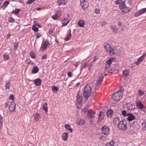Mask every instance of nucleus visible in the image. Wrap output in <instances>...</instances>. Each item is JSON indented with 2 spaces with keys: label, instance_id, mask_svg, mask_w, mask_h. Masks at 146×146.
I'll return each mask as SVG.
<instances>
[{
  "label": "nucleus",
  "instance_id": "9b49d317",
  "mask_svg": "<svg viewBox=\"0 0 146 146\" xmlns=\"http://www.w3.org/2000/svg\"><path fill=\"white\" fill-rule=\"evenodd\" d=\"M127 116H128L127 118L128 121H131L133 120H135V116L133 115V114L130 113H128L127 114Z\"/></svg>",
  "mask_w": 146,
  "mask_h": 146
},
{
  "label": "nucleus",
  "instance_id": "603ef678",
  "mask_svg": "<svg viewBox=\"0 0 146 146\" xmlns=\"http://www.w3.org/2000/svg\"><path fill=\"white\" fill-rule=\"evenodd\" d=\"M139 96H141L144 94V93L139 90Z\"/></svg>",
  "mask_w": 146,
  "mask_h": 146
},
{
  "label": "nucleus",
  "instance_id": "8fccbe9b",
  "mask_svg": "<svg viewBox=\"0 0 146 146\" xmlns=\"http://www.w3.org/2000/svg\"><path fill=\"white\" fill-rule=\"evenodd\" d=\"M123 87L120 88V89L119 91H117L116 93H118L119 94L122 93V92L123 91Z\"/></svg>",
  "mask_w": 146,
  "mask_h": 146
},
{
  "label": "nucleus",
  "instance_id": "37998d69",
  "mask_svg": "<svg viewBox=\"0 0 146 146\" xmlns=\"http://www.w3.org/2000/svg\"><path fill=\"white\" fill-rule=\"evenodd\" d=\"M3 56L4 59L5 60H8L9 58V56L7 54H5Z\"/></svg>",
  "mask_w": 146,
  "mask_h": 146
},
{
  "label": "nucleus",
  "instance_id": "338daca9",
  "mask_svg": "<svg viewBox=\"0 0 146 146\" xmlns=\"http://www.w3.org/2000/svg\"><path fill=\"white\" fill-rule=\"evenodd\" d=\"M67 36L69 38L71 37V32H70L69 34L68 35V36Z\"/></svg>",
  "mask_w": 146,
  "mask_h": 146
},
{
  "label": "nucleus",
  "instance_id": "6ab92c4d",
  "mask_svg": "<svg viewBox=\"0 0 146 146\" xmlns=\"http://www.w3.org/2000/svg\"><path fill=\"white\" fill-rule=\"evenodd\" d=\"M120 121V119L119 117L115 118L113 119V123L114 125H118Z\"/></svg>",
  "mask_w": 146,
  "mask_h": 146
},
{
  "label": "nucleus",
  "instance_id": "4c0bfd02",
  "mask_svg": "<svg viewBox=\"0 0 146 146\" xmlns=\"http://www.w3.org/2000/svg\"><path fill=\"white\" fill-rule=\"evenodd\" d=\"M20 11L19 9H16L15 10L12 12L13 14H15L16 15L18 14Z\"/></svg>",
  "mask_w": 146,
  "mask_h": 146
},
{
  "label": "nucleus",
  "instance_id": "49530a36",
  "mask_svg": "<svg viewBox=\"0 0 146 146\" xmlns=\"http://www.w3.org/2000/svg\"><path fill=\"white\" fill-rule=\"evenodd\" d=\"M127 111H126L125 110H123L122 111V115L124 116H127V114L126 113Z\"/></svg>",
  "mask_w": 146,
  "mask_h": 146
},
{
  "label": "nucleus",
  "instance_id": "a19ab883",
  "mask_svg": "<svg viewBox=\"0 0 146 146\" xmlns=\"http://www.w3.org/2000/svg\"><path fill=\"white\" fill-rule=\"evenodd\" d=\"M10 84L9 82H7L5 84V87L6 90H9L10 88Z\"/></svg>",
  "mask_w": 146,
  "mask_h": 146
},
{
  "label": "nucleus",
  "instance_id": "4be33fe9",
  "mask_svg": "<svg viewBox=\"0 0 146 146\" xmlns=\"http://www.w3.org/2000/svg\"><path fill=\"white\" fill-rule=\"evenodd\" d=\"M69 20L68 19H64L62 20V23L63 26L66 25L68 23Z\"/></svg>",
  "mask_w": 146,
  "mask_h": 146
},
{
  "label": "nucleus",
  "instance_id": "ea45409f",
  "mask_svg": "<svg viewBox=\"0 0 146 146\" xmlns=\"http://www.w3.org/2000/svg\"><path fill=\"white\" fill-rule=\"evenodd\" d=\"M139 11H140L141 14H143L146 11V8H145L142 9H140Z\"/></svg>",
  "mask_w": 146,
  "mask_h": 146
},
{
  "label": "nucleus",
  "instance_id": "dca6fc26",
  "mask_svg": "<svg viewBox=\"0 0 146 146\" xmlns=\"http://www.w3.org/2000/svg\"><path fill=\"white\" fill-rule=\"evenodd\" d=\"M135 108V106L130 103L127 104V109L128 110H133Z\"/></svg>",
  "mask_w": 146,
  "mask_h": 146
},
{
  "label": "nucleus",
  "instance_id": "052dcab7",
  "mask_svg": "<svg viewBox=\"0 0 146 146\" xmlns=\"http://www.w3.org/2000/svg\"><path fill=\"white\" fill-rule=\"evenodd\" d=\"M46 54L42 56V59H45L46 58Z\"/></svg>",
  "mask_w": 146,
  "mask_h": 146
},
{
  "label": "nucleus",
  "instance_id": "de8ad7c7",
  "mask_svg": "<svg viewBox=\"0 0 146 146\" xmlns=\"http://www.w3.org/2000/svg\"><path fill=\"white\" fill-rule=\"evenodd\" d=\"M35 0H28L27 2V4H30L33 2H34Z\"/></svg>",
  "mask_w": 146,
  "mask_h": 146
},
{
  "label": "nucleus",
  "instance_id": "a878e982",
  "mask_svg": "<svg viewBox=\"0 0 146 146\" xmlns=\"http://www.w3.org/2000/svg\"><path fill=\"white\" fill-rule=\"evenodd\" d=\"M65 128L67 130H69L70 132L72 133L73 131L70 125L68 124L65 125Z\"/></svg>",
  "mask_w": 146,
  "mask_h": 146
},
{
  "label": "nucleus",
  "instance_id": "bf43d9fd",
  "mask_svg": "<svg viewBox=\"0 0 146 146\" xmlns=\"http://www.w3.org/2000/svg\"><path fill=\"white\" fill-rule=\"evenodd\" d=\"M68 75L69 77H71L72 76V72H69L68 73Z\"/></svg>",
  "mask_w": 146,
  "mask_h": 146
},
{
  "label": "nucleus",
  "instance_id": "864d4df0",
  "mask_svg": "<svg viewBox=\"0 0 146 146\" xmlns=\"http://www.w3.org/2000/svg\"><path fill=\"white\" fill-rule=\"evenodd\" d=\"M35 35H36V38H40L41 36V34H40L37 33L35 34Z\"/></svg>",
  "mask_w": 146,
  "mask_h": 146
},
{
  "label": "nucleus",
  "instance_id": "f3484780",
  "mask_svg": "<svg viewBox=\"0 0 146 146\" xmlns=\"http://www.w3.org/2000/svg\"><path fill=\"white\" fill-rule=\"evenodd\" d=\"M41 80L39 78L36 79L34 81V83L36 86H39L41 85Z\"/></svg>",
  "mask_w": 146,
  "mask_h": 146
},
{
  "label": "nucleus",
  "instance_id": "1a4fd4ad",
  "mask_svg": "<svg viewBox=\"0 0 146 146\" xmlns=\"http://www.w3.org/2000/svg\"><path fill=\"white\" fill-rule=\"evenodd\" d=\"M102 133L105 135H107L109 133V129L106 126H105L102 127Z\"/></svg>",
  "mask_w": 146,
  "mask_h": 146
},
{
  "label": "nucleus",
  "instance_id": "f257e3e1",
  "mask_svg": "<svg viewBox=\"0 0 146 146\" xmlns=\"http://www.w3.org/2000/svg\"><path fill=\"white\" fill-rule=\"evenodd\" d=\"M131 1L129 0H125L120 4L119 7L120 9L123 12L127 13L129 12L132 6Z\"/></svg>",
  "mask_w": 146,
  "mask_h": 146
},
{
  "label": "nucleus",
  "instance_id": "3c124183",
  "mask_svg": "<svg viewBox=\"0 0 146 146\" xmlns=\"http://www.w3.org/2000/svg\"><path fill=\"white\" fill-rule=\"evenodd\" d=\"M142 124V128L145 130L146 129V123H143Z\"/></svg>",
  "mask_w": 146,
  "mask_h": 146
},
{
  "label": "nucleus",
  "instance_id": "e433bc0d",
  "mask_svg": "<svg viewBox=\"0 0 146 146\" xmlns=\"http://www.w3.org/2000/svg\"><path fill=\"white\" fill-rule=\"evenodd\" d=\"M111 29L112 30L113 32L114 33H116L117 32V28L115 27H114L113 26H110Z\"/></svg>",
  "mask_w": 146,
  "mask_h": 146
},
{
  "label": "nucleus",
  "instance_id": "6e6552de",
  "mask_svg": "<svg viewBox=\"0 0 146 146\" xmlns=\"http://www.w3.org/2000/svg\"><path fill=\"white\" fill-rule=\"evenodd\" d=\"M81 5L84 10L86 9L88 7V3L87 1L85 0H80Z\"/></svg>",
  "mask_w": 146,
  "mask_h": 146
},
{
  "label": "nucleus",
  "instance_id": "f8f14e48",
  "mask_svg": "<svg viewBox=\"0 0 146 146\" xmlns=\"http://www.w3.org/2000/svg\"><path fill=\"white\" fill-rule=\"evenodd\" d=\"M61 14V12L60 11H57L55 14L52 17L53 19L56 20L60 16Z\"/></svg>",
  "mask_w": 146,
  "mask_h": 146
},
{
  "label": "nucleus",
  "instance_id": "c9c22d12",
  "mask_svg": "<svg viewBox=\"0 0 146 146\" xmlns=\"http://www.w3.org/2000/svg\"><path fill=\"white\" fill-rule=\"evenodd\" d=\"M52 89L53 92L55 93H56L58 90V88L55 86H52Z\"/></svg>",
  "mask_w": 146,
  "mask_h": 146
},
{
  "label": "nucleus",
  "instance_id": "20e7f679",
  "mask_svg": "<svg viewBox=\"0 0 146 146\" xmlns=\"http://www.w3.org/2000/svg\"><path fill=\"white\" fill-rule=\"evenodd\" d=\"M84 113H87V115L90 118H94V114L91 110H88L87 108H84L82 110V111Z\"/></svg>",
  "mask_w": 146,
  "mask_h": 146
},
{
  "label": "nucleus",
  "instance_id": "680f3d73",
  "mask_svg": "<svg viewBox=\"0 0 146 146\" xmlns=\"http://www.w3.org/2000/svg\"><path fill=\"white\" fill-rule=\"evenodd\" d=\"M110 143V145H112V146H113V145H114V143L113 141H111V142H110L109 143Z\"/></svg>",
  "mask_w": 146,
  "mask_h": 146
},
{
  "label": "nucleus",
  "instance_id": "423d86ee",
  "mask_svg": "<svg viewBox=\"0 0 146 146\" xmlns=\"http://www.w3.org/2000/svg\"><path fill=\"white\" fill-rule=\"evenodd\" d=\"M120 50L117 47H112V49L110 52V55H113L114 54H118L120 53Z\"/></svg>",
  "mask_w": 146,
  "mask_h": 146
},
{
  "label": "nucleus",
  "instance_id": "bb28decb",
  "mask_svg": "<svg viewBox=\"0 0 146 146\" xmlns=\"http://www.w3.org/2000/svg\"><path fill=\"white\" fill-rule=\"evenodd\" d=\"M114 60V59L113 58L109 59L108 60L106 61V64L108 65L109 66H110L113 61V60Z\"/></svg>",
  "mask_w": 146,
  "mask_h": 146
},
{
  "label": "nucleus",
  "instance_id": "e2e57ef3",
  "mask_svg": "<svg viewBox=\"0 0 146 146\" xmlns=\"http://www.w3.org/2000/svg\"><path fill=\"white\" fill-rule=\"evenodd\" d=\"M3 121H0V129H1L2 127Z\"/></svg>",
  "mask_w": 146,
  "mask_h": 146
},
{
  "label": "nucleus",
  "instance_id": "4468645a",
  "mask_svg": "<svg viewBox=\"0 0 146 146\" xmlns=\"http://www.w3.org/2000/svg\"><path fill=\"white\" fill-rule=\"evenodd\" d=\"M49 44V42L47 41H44L43 43L42 46L41 48V50L42 51H44V50H46L47 48V46H48Z\"/></svg>",
  "mask_w": 146,
  "mask_h": 146
},
{
  "label": "nucleus",
  "instance_id": "5701e85b",
  "mask_svg": "<svg viewBox=\"0 0 146 146\" xmlns=\"http://www.w3.org/2000/svg\"><path fill=\"white\" fill-rule=\"evenodd\" d=\"M104 78V76H102L100 77L97 80V86H99L101 84V82L102 81Z\"/></svg>",
  "mask_w": 146,
  "mask_h": 146
},
{
  "label": "nucleus",
  "instance_id": "a18cd8bd",
  "mask_svg": "<svg viewBox=\"0 0 146 146\" xmlns=\"http://www.w3.org/2000/svg\"><path fill=\"white\" fill-rule=\"evenodd\" d=\"M8 19L9 22L11 23H13L14 22L15 20L14 18L11 17H9Z\"/></svg>",
  "mask_w": 146,
  "mask_h": 146
},
{
  "label": "nucleus",
  "instance_id": "c03bdc74",
  "mask_svg": "<svg viewBox=\"0 0 146 146\" xmlns=\"http://www.w3.org/2000/svg\"><path fill=\"white\" fill-rule=\"evenodd\" d=\"M140 13V11H137V12H136L134 13V15L135 17H137L138 16L140 15L141 14Z\"/></svg>",
  "mask_w": 146,
  "mask_h": 146
},
{
  "label": "nucleus",
  "instance_id": "aec40b11",
  "mask_svg": "<svg viewBox=\"0 0 146 146\" xmlns=\"http://www.w3.org/2000/svg\"><path fill=\"white\" fill-rule=\"evenodd\" d=\"M85 24L84 21L83 20L79 21L78 23V25L80 27H84Z\"/></svg>",
  "mask_w": 146,
  "mask_h": 146
},
{
  "label": "nucleus",
  "instance_id": "69168bd1",
  "mask_svg": "<svg viewBox=\"0 0 146 146\" xmlns=\"http://www.w3.org/2000/svg\"><path fill=\"white\" fill-rule=\"evenodd\" d=\"M10 36L11 34H8L6 38L7 39H8L10 37Z\"/></svg>",
  "mask_w": 146,
  "mask_h": 146
},
{
  "label": "nucleus",
  "instance_id": "39448f33",
  "mask_svg": "<svg viewBox=\"0 0 146 146\" xmlns=\"http://www.w3.org/2000/svg\"><path fill=\"white\" fill-rule=\"evenodd\" d=\"M122 93L120 94L118 93H115L113 94L112 96L113 100L116 102L119 101L122 98Z\"/></svg>",
  "mask_w": 146,
  "mask_h": 146
},
{
  "label": "nucleus",
  "instance_id": "9d476101",
  "mask_svg": "<svg viewBox=\"0 0 146 146\" xmlns=\"http://www.w3.org/2000/svg\"><path fill=\"white\" fill-rule=\"evenodd\" d=\"M15 105L16 104L13 101L11 103L9 107V110L11 112H13L15 111Z\"/></svg>",
  "mask_w": 146,
  "mask_h": 146
},
{
  "label": "nucleus",
  "instance_id": "cd10ccee",
  "mask_svg": "<svg viewBox=\"0 0 146 146\" xmlns=\"http://www.w3.org/2000/svg\"><path fill=\"white\" fill-rule=\"evenodd\" d=\"M38 68L36 66H34L32 70V72L33 74H36L39 71Z\"/></svg>",
  "mask_w": 146,
  "mask_h": 146
},
{
  "label": "nucleus",
  "instance_id": "6e6d98bb",
  "mask_svg": "<svg viewBox=\"0 0 146 146\" xmlns=\"http://www.w3.org/2000/svg\"><path fill=\"white\" fill-rule=\"evenodd\" d=\"M18 46V45L17 43L14 44V50L15 51L17 49V48Z\"/></svg>",
  "mask_w": 146,
  "mask_h": 146
},
{
  "label": "nucleus",
  "instance_id": "c85d7f7f",
  "mask_svg": "<svg viewBox=\"0 0 146 146\" xmlns=\"http://www.w3.org/2000/svg\"><path fill=\"white\" fill-rule=\"evenodd\" d=\"M33 116L34 119L36 121H37L40 118V115L38 113H36L33 114Z\"/></svg>",
  "mask_w": 146,
  "mask_h": 146
},
{
  "label": "nucleus",
  "instance_id": "0e129e2a",
  "mask_svg": "<svg viewBox=\"0 0 146 146\" xmlns=\"http://www.w3.org/2000/svg\"><path fill=\"white\" fill-rule=\"evenodd\" d=\"M106 24V23L105 22H103L101 23V25L102 26H103L105 25Z\"/></svg>",
  "mask_w": 146,
  "mask_h": 146
},
{
  "label": "nucleus",
  "instance_id": "79ce46f5",
  "mask_svg": "<svg viewBox=\"0 0 146 146\" xmlns=\"http://www.w3.org/2000/svg\"><path fill=\"white\" fill-rule=\"evenodd\" d=\"M32 29L35 32H37L38 31V28L36 27L35 25H33L32 27Z\"/></svg>",
  "mask_w": 146,
  "mask_h": 146
},
{
  "label": "nucleus",
  "instance_id": "412c9836",
  "mask_svg": "<svg viewBox=\"0 0 146 146\" xmlns=\"http://www.w3.org/2000/svg\"><path fill=\"white\" fill-rule=\"evenodd\" d=\"M68 136V133H63L62 135V139L64 141L67 140Z\"/></svg>",
  "mask_w": 146,
  "mask_h": 146
},
{
  "label": "nucleus",
  "instance_id": "72a5a7b5",
  "mask_svg": "<svg viewBox=\"0 0 146 146\" xmlns=\"http://www.w3.org/2000/svg\"><path fill=\"white\" fill-rule=\"evenodd\" d=\"M57 2L58 4V5L59 6L62 5H65L64 1L63 0H58L57 1Z\"/></svg>",
  "mask_w": 146,
  "mask_h": 146
},
{
  "label": "nucleus",
  "instance_id": "f03ea898",
  "mask_svg": "<svg viewBox=\"0 0 146 146\" xmlns=\"http://www.w3.org/2000/svg\"><path fill=\"white\" fill-rule=\"evenodd\" d=\"M92 89L90 84H87L85 87L83 93V96L87 100L91 94V90Z\"/></svg>",
  "mask_w": 146,
  "mask_h": 146
},
{
  "label": "nucleus",
  "instance_id": "a211bd4d",
  "mask_svg": "<svg viewBox=\"0 0 146 146\" xmlns=\"http://www.w3.org/2000/svg\"><path fill=\"white\" fill-rule=\"evenodd\" d=\"M137 106L139 109H142L145 108L143 104L140 102H137Z\"/></svg>",
  "mask_w": 146,
  "mask_h": 146
},
{
  "label": "nucleus",
  "instance_id": "13d9d810",
  "mask_svg": "<svg viewBox=\"0 0 146 146\" xmlns=\"http://www.w3.org/2000/svg\"><path fill=\"white\" fill-rule=\"evenodd\" d=\"M120 0H118L116 1L115 4L117 5H118L119 4H120V3L119 1H120Z\"/></svg>",
  "mask_w": 146,
  "mask_h": 146
},
{
  "label": "nucleus",
  "instance_id": "2f4dec72",
  "mask_svg": "<svg viewBox=\"0 0 146 146\" xmlns=\"http://www.w3.org/2000/svg\"><path fill=\"white\" fill-rule=\"evenodd\" d=\"M144 58H143V57L141 56L138 58L137 61L135 63V64L137 65H138L142 62V60Z\"/></svg>",
  "mask_w": 146,
  "mask_h": 146
},
{
  "label": "nucleus",
  "instance_id": "4d7b16f0",
  "mask_svg": "<svg viewBox=\"0 0 146 146\" xmlns=\"http://www.w3.org/2000/svg\"><path fill=\"white\" fill-rule=\"evenodd\" d=\"M95 12L96 14H99L100 12V10L98 9H96L95 10Z\"/></svg>",
  "mask_w": 146,
  "mask_h": 146
},
{
  "label": "nucleus",
  "instance_id": "2eb2a0df",
  "mask_svg": "<svg viewBox=\"0 0 146 146\" xmlns=\"http://www.w3.org/2000/svg\"><path fill=\"white\" fill-rule=\"evenodd\" d=\"M76 123L79 125H82L85 123V121L83 119H78L76 120Z\"/></svg>",
  "mask_w": 146,
  "mask_h": 146
},
{
  "label": "nucleus",
  "instance_id": "5fc2aeb1",
  "mask_svg": "<svg viewBox=\"0 0 146 146\" xmlns=\"http://www.w3.org/2000/svg\"><path fill=\"white\" fill-rule=\"evenodd\" d=\"M9 98L10 100H14V96L13 94H10L9 97Z\"/></svg>",
  "mask_w": 146,
  "mask_h": 146
},
{
  "label": "nucleus",
  "instance_id": "774afa93",
  "mask_svg": "<svg viewBox=\"0 0 146 146\" xmlns=\"http://www.w3.org/2000/svg\"><path fill=\"white\" fill-rule=\"evenodd\" d=\"M146 55V53H144L143 54V55L141 56L143 57V58H144V57Z\"/></svg>",
  "mask_w": 146,
  "mask_h": 146
},
{
  "label": "nucleus",
  "instance_id": "7ed1b4c3",
  "mask_svg": "<svg viewBox=\"0 0 146 146\" xmlns=\"http://www.w3.org/2000/svg\"><path fill=\"white\" fill-rule=\"evenodd\" d=\"M127 123L125 120H123L119 122L118 127L120 129L125 130L127 128Z\"/></svg>",
  "mask_w": 146,
  "mask_h": 146
},
{
  "label": "nucleus",
  "instance_id": "393cba45",
  "mask_svg": "<svg viewBox=\"0 0 146 146\" xmlns=\"http://www.w3.org/2000/svg\"><path fill=\"white\" fill-rule=\"evenodd\" d=\"M9 1H5L1 6V8L3 9H5V8H6L7 6L9 4Z\"/></svg>",
  "mask_w": 146,
  "mask_h": 146
},
{
  "label": "nucleus",
  "instance_id": "c756f323",
  "mask_svg": "<svg viewBox=\"0 0 146 146\" xmlns=\"http://www.w3.org/2000/svg\"><path fill=\"white\" fill-rule=\"evenodd\" d=\"M43 109L47 113L48 111L47 104V103H45L42 106Z\"/></svg>",
  "mask_w": 146,
  "mask_h": 146
},
{
  "label": "nucleus",
  "instance_id": "b1692460",
  "mask_svg": "<svg viewBox=\"0 0 146 146\" xmlns=\"http://www.w3.org/2000/svg\"><path fill=\"white\" fill-rule=\"evenodd\" d=\"M113 112V111L112 110H109L107 112V117H111L112 116Z\"/></svg>",
  "mask_w": 146,
  "mask_h": 146
},
{
  "label": "nucleus",
  "instance_id": "ddd939ff",
  "mask_svg": "<svg viewBox=\"0 0 146 146\" xmlns=\"http://www.w3.org/2000/svg\"><path fill=\"white\" fill-rule=\"evenodd\" d=\"M130 71L128 69H125L124 70L123 72V77L127 78L129 74Z\"/></svg>",
  "mask_w": 146,
  "mask_h": 146
},
{
  "label": "nucleus",
  "instance_id": "473e14b6",
  "mask_svg": "<svg viewBox=\"0 0 146 146\" xmlns=\"http://www.w3.org/2000/svg\"><path fill=\"white\" fill-rule=\"evenodd\" d=\"M76 98L77 103H80V102L82 101V99L80 96L79 95V93H78V94L76 96Z\"/></svg>",
  "mask_w": 146,
  "mask_h": 146
},
{
  "label": "nucleus",
  "instance_id": "f704fd0d",
  "mask_svg": "<svg viewBox=\"0 0 146 146\" xmlns=\"http://www.w3.org/2000/svg\"><path fill=\"white\" fill-rule=\"evenodd\" d=\"M29 55L31 58L34 59L36 58V54L33 51H31L29 53Z\"/></svg>",
  "mask_w": 146,
  "mask_h": 146
},
{
  "label": "nucleus",
  "instance_id": "0eeeda50",
  "mask_svg": "<svg viewBox=\"0 0 146 146\" xmlns=\"http://www.w3.org/2000/svg\"><path fill=\"white\" fill-rule=\"evenodd\" d=\"M104 48L107 52L110 55L112 49L110 45L108 43H106L104 44Z\"/></svg>",
  "mask_w": 146,
  "mask_h": 146
},
{
  "label": "nucleus",
  "instance_id": "09e8293b",
  "mask_svg": "<svg viewBox=\"0 0 146 146\" xmlns=\"http://www.w3.org/2000/svg\"><path fill=\"white\" fill-rule=\"evenodd\" d=\"M106 138L105 136H102L100 137V139L102 141H104L105 140Z\"/></svg>",
  "mask_w": 146,
  "mask_h": 146
},
{
  "label": "nucleus",
  "instance_id": "58836bf2",
  "mask_svg": "<svg viewBox=\"0 0 146 146\" xmlns=\"http://www.w3.org/2000/svg\"><path fill=\"white\" fill-rule=\"evenodd\" d=\"M118 70L117 69H112L109 70V72L111 73L112 74L115 72V73H117L118 72Z\"/></svg>",
  "mask_w": 146,
  "mask_h": 146
},
{
  "label": "nucleus",
  "instance_id": "7c9ffc66",
  "mask_svg": "<svg viewBox=\"0 0 146 146\" xmlns=\"http://www.w3.org/2000/svg\"><path fill=\"white\" fill-rule=\"evenodd\" d=\"M104 118V114L103 112H101L99 114L98 119L99 121H101Z\"/></svg>",
  "mask_w": 146,
  "mask_h": 146
}]
</instances>
